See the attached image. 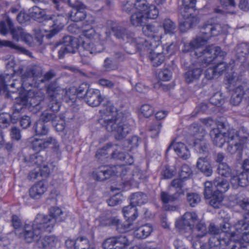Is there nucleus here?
Listing matches in <instances>:
<instances>
[{"instance_id": "obj_1", "label": "nucleus", "mask_w": 249, "mask_h": 249, "mask_svg": "<svg viewBox=\"0 0 249 249\" xmlns=\"http://www.w3.org/2000/svg\"><path fill=\"white\" fill-rule=\"evenodd\" d=\"M100 113L99 123L108 132L113 133L116 139L122 140L129 133L131 128L126 122V118L117 113L113 107L108 106Z\"/></svg>"}, {"instance_id": "obj_2", "label": "nucleus", "mask_w": 249, "mask_h": 249, "mask_svg": "<svg viewBox=\"0 0 249 249\" xmlns=\"http://www.w3.org/2000/svg\"><path fill=\"white\" fill-rule=\"evenodd\" d=\"M226 27H222L218 23L205 24L201 28L200 35L196 39L192 40L189 43L185 44L184 45L183 52H191L192 55H195V52L202 43L206 42L213 36H216L221 33L226 34Z\"/></svg>"}, {"instance_id": "obj_3", "label": "nucleus", "mask_w": 249, "mask_h": 249, "mask_svg": "<svg viewBox=\"0 0 249 249\" xmlns=\"http://www.w3.org/2000/svg\"><path fill=\"white\" fill-rule=\"evenodd\" d=\"M249 136V133L245 127H241L238 131L233 128L228 129L229 141L227 151L231 154L236 153L240 154Z\"/></svg>"}, {"instance_id": "obj_4", "label": "nucleus", "mask_w": 249, "mask_h": 249, "mask_svg": "<svg viewBox=\"0 0 249 249\" xmlns=\"http://www.w3.org/2000/svg\"><path fill=\"white\" fill-rule=\"evenodd\" d=\"M26 86L21 78L15 75H0V95L5 98H13L10 92L14 93L19 89Z\"/></svg>"}, {"instance_id": "obj_5", "label": "nucleus", "mask_w": 249, "mask_h": 249, "mask_svg": "<svg viewBox=\"0 0 249 249\" xmlns=\"http://www.w3.org/2000/svg\"><path fill=\"white\" fill-rule=\"evenodd\" d=\"M217 172L220 175L228 178L231 177V183L233 187H245L248 184V174L244 172L237 173L232 171L231 169L226 163H219Z\"/></svg>"}, {"instance_id": "obj_6", "label": "nucleus", "mask_w": 249, "mask_h": 249, "mask_svg": "<svg viewBox=\"0 0 249 249\" xmlns=\"http://www.w3.org/2000/svg\"><path fill=\"white\" fill-rule=\"evenodd\" d=\"M30 14L32 18L36 19L53 20V28L46 35L49 38L52 37L58 33L63 27V24L58 22V19H55L54 16L46 15L45 10L37 6H36L31 8L30 9Z\"/></svg>"}, {"instance_id": "obj_7", "label": "nucleus", "mask_w": 249, "mask_h": 249, "mask_svg": "<svg viewBox=\"0 0 249 249\" xmlns=\"http://www.w3.org/2000/svg\"><path fill=\"white\" fill-rule=\"evenodd\" d=\"M78 48V44L76 39L71 36H67L63 38L60 42L55 44L52 47L53 52H57L59 58L64 57L68 53H74Z\"/></svg>"}, {"instance_id": "obj_8", "label": "nucleus", "mask_w": 249, "mask_h": 249, "mask_svg": "<svg viewBox=\"0 0 249 249\" xmlns=\"http://www.w3.org/2000/svg\"><path fill=\"white\" fill-rule=\"evenodd\" d=\"M46 88L49 100L48 107L54 111H58L60 107L58 99L61 97L64 90L60 88L56 81L50 83Z\"/></svg>"}, {"instance_id": "obj_9", "label": "nucleus", "mask_w": 249, "mask_h": 249, "mask_svg": "<svg viewBox=\"0 0 249 249\" xmlns=\"http://www.w3.org/2000/svg\"><path fill=\"white\" fill-rule=\"evenodd\" d=\"M160 41H149L147 40H143L142 39H140L137 44L138 48H147L150 50L149 55H151L152 59L154 61V63H157L159 62L155 58L156 57H159V60L164 61L165 56L164 55L163 50L164 47L160 44Z\"/></svg>"}, {"instance_id": "obj_10", "label": "nucleus", "mask_w": 249, "mask_h": 249, "mask_svg": "<svg viewBox=\"0 0 249 249\" xmlns=\"http://www.w3.org/2000/svg\"><path fill=\"white\" fill-rule=\"evenodd\" d=\"M29 146L34 151L40 152L53 144V148L56 153H58L59 145L56 140L53 137H49L45 139H38L31 137L28 139Z\"/></svg>"}, {"instance_id": "obj_11", "label": "nucleus", "mask_w": 249, "mask_h": 249, "mask_svg": "<svg viewBox=\"0 0 249 249\" xmlns=\"http://www.w3.org/2000/svg\"><path fill=\"white\" fill-rule=\"evenodd\" d=\"M190 130L196 137L194 142L196 150L200 154L207 153L208 151V143L204 139L206 135L205 130L203 128L198 127L196 124L191 125Z\"/></svg>"}, {"instance_id": "obj_12", "label": "nucleus", "mask_w": 249, "mask_h": 249, "mask_svg": "<svg viewBox=\"0 0 249 249\" xmlns=\"http://www.w3.org/2000/svg\"><path fill=\"white\" fill-rule=\"evenodd\" d=\"M225 127L224 123L219 122L217 124V127L212 129L210 132L213 144L217 147H222L226 142L228 144V130L227 132L223 131Z\"/></svg>"}, {"instance_id": "obj_13", "label": "nucleus", "mask_w": 249, "mask_h": 249, "mask_svg": "<svg viewBox=\"0 0 249 249\" xmlns=\"http://www.w3.org/2000/svg\"><path fill=\"white\" fill-rule=\"evenodd\" d=\"M6 22L14 40L17 41L22 40L25 43L31 45L33 37L30 34L26 33L20 27H14L11 19L9 17L6 18Z\"/></svg>"}, {"instance_id": "obj_14", "label": "nucleus", "mask_w": 249, "mask_h": 249, "mask_svg": "<svg viewBox=\"0 0 249 249\" xmlns=\"http://www.w3.org/2000/svg\"><path fill=\"white\" fill-rule=\"evenodd\" d=\"M55 224V220L54 218L42 214H37L33 221L35 228L40 231L42 234L45 231L51 232Z\"/></svg>"}, {"instance_id": "obj_15", "label": "nucleus", "mask_w": 249, "mask_h": 249, "mask_svg": "<svg viewBox=\"0 0 249 249\" xmlns=\"http://www.w3.org/2000/svg\"><path fill=\"white\" fill-rule=\"evenodd\" d=\"M68 3L70 6L73 8L69 13V17L71 20L78 22L83 20L87 17V14L85 11L86 6L82 2L78 0L74 1L68 0Z\"/></svg>"}, {"instance_id": "obj_16", "label": "nucleus", "mask_w": 249, "mask_h": 249, "mask_svg": "<svg viewBox=\"0 0 249 249\" xmlns=\"http://www.w3.org/2000/svg\"><path fill=\"white\" fill-rule=\"evenodd\" d=\"M128 245V239L122 235L108 238L102 245L104 249H123Z\"/></svg>"}, {"instance_id": "obj_17", "label": "nucleus", "mask_w": 249, "mask_h": 249, "mask_svg": "<svg viewBox=\"0 0 249 249\" xmlns=\"http://www.w3.org/2000/svg\"><path fill=\"white\" fill-rule=\"evenodd\" d=\"M111 30L113 32L114 35L117 38L122 39L126 42H130V43L137 45L140 39L134 38L133 33L127 31L125 28L120 26L117 23H114L112 25V26L111 27Z\"/></svg>"}, {"instance_id": "obj_18", "label": "nucleus", "mask_w": 249, "mask_h": 249, "mask_svg": "<svg viewBox=\"0 0 249 249\" xmlns=\"http://www.w3.org/2000/svg\"><path fill=\"white\" fill-rule=\"evenodd\" d=\"M43 72V69L42 66L38 64H32L29 65L26 69L25 72L22 75L21 79L25 83L26 86L28 84V80H34L40 78Z\"/></svg>"}, {"instance_id": "obj_19", "label": "nucleus", "mask_w": 249, "mask_h": 249, "mask_svg": "<svg viewBox=\"0 0 249 249\" xmlns=\"http://www.w3.org/2000/svg\"><path fill=\"white\" fill-rule=\"evenodd\" d=\"M42 233L40 231L36 228L33 224L32 225H25L23 232L21 233V236L23 237L27 243H31L33 241H36L37 243Z\"/></svg>"}, {"instance_id": "obj_20", "label": "nucleus", "mask_w": 249, "mask_h": 249, "mask_svg": "<svg viewBox=\"0 0 249 249\" xmlns=\"http://www.w3.org/2000/svg\"><path fill=\"white\" fill-rule=\"evenodd\" d=\"M202 64L196 61L184 74V78L188 83H192L199 79L202 73Z\"/></svg>"}, {"instance_id": "obj_21", "label": "nucleus", "mask_w": 249, "mask_h": 249, "mask_svg": "<svg viewBox=\"0 0 249 249\" xmlns=\"http://www.w3.org/2000/svg\"><path fill=\"white\" fill-rule=\"evenodd\" d=\"M101 37V35H98V40L94 42L84 41L82 45L84 50L89 52L90 54H96L102 52L105 49L106 40Z\"/></svg>"}, {"instance_id": "obj_22", "label": "nucleus", "mask_w": 249, "mask_h": 249, "mask_svg": "<svg viewBox=\"0 0 249 249\" xmlns=\"http://www.w3.org/2000/svg\"><path fill=\"white\" fill-rule=\"evenodd\" d=\"M197 221V216L195 213L186 212L184 214L181 220L176 222V225L180 229L187 227L191 230Z\"/></svg>"}, {"instance_id": "obj_23", "label": "nucleus", "mask_w": 249, "mask_h": 249, "mask_svg": "<svg viewBox=\"0 0 249 249\" xmlns=\"http://www.w3.org/2000/svg\"><path fill=\"white\" fill-rule=\"evenodd\" d=\"M209 233L213 235L212 237L210 238L208 241H207V244H210V240L213 237L216 238L218 241L220 243L219 246V249L220 247H223L227 246V241L229 235L227 234V238H225L226 234L224 232H221V230L217 226L214 224L211 223L209 226Z\"/></svg>"}, {"instance_id": "obj_24", "label": "nucleus", "mask_w": 249, "mask_h": 249, "mask_svg": "<svg viewBox=\"0 0 249 249\" xmlns=\"http://www.w3.org/2000/svg\"><path fill=\"white\" fill-rule=\"evenodd\" d=\"M210 46L207 47L204 50L197 49L196 52H194L195 56L197 59V62L201 64V61L206 65L210 63L215 59V55L212 52Z\"/></svg>"}, {"instance_id": "obj_25", "label": "nucleus", "mask_w": 249, "mask_h": 249, "mask_svg": "<svg viewBox=\"0 0 249 249\" xmlns=\"http://www.w3.org/2000/svg\"><path fill=\"white\" fill-rule=\"evenodd\" d=\"M184 18V21L180 24V29L182 32H186L187 30L196 25L199 22L197 16L188 13H180Z\"/></svg>"}, {"instance_id": "obj_26", "label": "nucleus", "mask_w": 249, "mask_h": 249, "mask_svg": "<svg viewBox=\"0 0 249 249\" xmlns=\"http://www.w3.org/2000/svg\"><path fill=\"white\" fill-rule=\"evenodd\" d=\"M173 149L179 157L186 160L190 157V153L188 147L182 142H173L168 147L166 151L170 149Z\"/></svg>"}, {"instance_id": "obj_27", "label": "nucleus", "mask_w": 249, "mask_h": 249, "mask_svg": "<svg viewBox=\"0 0 249 249\" xmlns=\"http://www.w3.org/2000/svg\"><path fill=\"white\" fill-rule=\"evenodd\" d=\"M160 27L152 24H148L143 26L142 29L143 34L150 38L151 41L153 40L156 41H160L161 36L160 34Z\"/></svg>"}, {"instance_id": "obj_28", "label": "nucleus", "mask_w": 249, "mask_h": 249, "mask_svg": "<svg viewBox=\"0 0 249 249\" xmlns=\"http://www.w3.org/2000/svg\"><path fill=\"white\" fill-rule=\"evenodd\" d=\"M85 99L87 103L92 107L99 106L103 99L100 90L94 89H90L87 91Z\"/></svg>"}, {"instance_id": "obj_29", "label": "nucleus", "mask_w": 249, "mask_h": 249, "mask_svg": "<svg viewBox=\"0 0 249 249\" xmlns=\"http://www.w3.org/2000/svg\"><path fill=\"white\" fill-rule=\"evenodd\" d=\"M220 244L216 238L213 237L210 240V244L201 243L200 240L195 239L192 246L194 249H219Z\"/></svg>"}, {"instance_id": "obj_30", "label": "nucleus", "mask_w": 249, "mask_h": 249, "mask_svg": "<svg viewBox=\"0 0 249 249\" xmlns=\"http://www.w3.org/2000/svg\"><path fill=\"white\" fill-rule=\"evenodd\" d=\"M234 50L237 59L241 63H244L249 53V45L245 43H241L236 46Z\"/></svg>"}, {"instance_id": "obj_31", "label": "nucleus", "mask_w": 249, "mask_h": 249, "mask_svg": "<svg viewBox=\"0 0 249 249\" xmlns=\"http://www.w3.org/2000/svg\"><path fill=\"white\" fill-rule=\"evenodd\" d=\"M47 191L45 185L42 181H39L34 184L29 190V195L31 198L35 199L40 198Z\"/></svg>"}, {"instance_id": "obj_32", "label": "nucleus", "mask_w": 249, "mask_h": 249, "mask_svg": "<svg viewBox=\"0 0 249 249\" xmlns=\"http://www.w3.org/2000/svg\"><path fill=\"white\" fill-rule=\"evenodd\" d=\"M124 151V149L119 147L111 153L112 157L115 159L124 161L125 164L131 165L134 161L133 158L131 155L125 153Z\"/></svg>"}, {"instance_id": "obj_33", "label": "nucleus", "mask_w": 249, "mask_h": 249, "mask_svg": "<svg viewBox=\"0 0 249 249\" xmlns=\"http://www.w3.org/2000/svg\"><path fill=\"white\" fill-rule=\"evenodd\" d=\"M194 230L195 232H196V235L192 239V246H193V242L195 239L200 240L201 243H207V240L205 237L207 233V230L205 224L202 222L198 223L196 228L194 229Z\"/></svg>"}, {"instance_id": "obj_34", "label": "nucleus", "mask_w": 249, "mask_h": 249, "mask_svg": "<svg viewBox=\"0 0 249 249\" xmlns=\"http://www.w3.org/2000/svg\"><path fill=\"white\" fill-rule=\"evenodd\" d=\"M196 167L206 176H211L213 173L212 167L207 157L199 158L196 163Z\"/></svg>"}, {"instance_id": "obj_35", "label": "nucleus", "mask_w": 249, "mask_h": 249, "mask_svg": "<svg viewBox=\"0 0 249 249\" xmlns=\"http://www.w3.org/2000/svg\"><path fill=\"white\" fill-rule=\"evenodd\" d=\"M110 166L100 167L93 172V178L98 181H104L111 177Z\"/></svg>"}, {"instance_id": "obj_36", "label": "nucleus", "mask_w": 249, "mask_h": 249, "mask_svg": "<svg viewBox=\"0 0 249 249\" xmlns=\"http://www.w3.org/2000/svg\"><path fill=\"white\" fill-rule=\"evenodd\" d=\"M153 227L150 224H146L135 230L134 236L138 239H144L150 235Z\"/></svg>"}, {"instance_id": "obj_37", "label": "nucleus", "mask_w": 249, "mask_h": 249, "mask_svg": "<svg viewBox=\"0 0 249 249\" xmlns=\"http://www.w3.org/2000/svg\"><path fill=\"white\" fill-rule=\"evenodd\" d=\"M58 242V239L54 236H45L38 240L37 245L41 249H50L56 246Z\"/></svg>"}, {"instance_id": "obj_38", "label": "nucleus", "mask_w": 249, "mask_h": 249, "mask_svg": "<svg viewBox=\"0 0 249 249\" xmlns=\"http://www.w3.org/2000/svg\"><path fill=\"white\" fill-rule=\"evenodd\" d=\"M131 24L135 26H142L147 21L146 17L144 12H137L133 14L130 18Z\"/></svg>"}, {"instance_id": "obj_39", "label": "nucleus", "mask_w": 249, "mask_h": 249, "mask_svg": "<svg viewBox=\"0 0 249 249\" xmlns=\"http://www.w3.org/2000/svg\"><path fill=\"white\" fill-rule=\"evenodd\" d=\"M37 153L32 155L29 158H25L24 160L27 162L29 166H33L36 165L39 167H41L45 161L46 158L36 152Z\"/></svg>"}, {"instance_id": "obj_40", "label": "nucleus", "mask_w": 249, "mask_h": 249, "mask_svg": "<svg viewBox=\"0 0 249 249\" xmlns=\"http://www.w3.org/2000/svg\"><path fill=\"white\" fill-rule=\"evenodd\" d=\"M0 46L9 47L12 49L15 50L18 53L25 54L30 56H31V53L24 48L17 45L12 41L9 40H0Z\"/></svg>"}, {"instance_id": "obj_41", "label": "nucleus", "mask_w": 249, "mask_h": 249, "mask_svg": "<svg viewBox=\"0 0 249 249\" xmlns=\"http://www.w3.org/2000/svg\"><path fill=\"white\" fill-rule=\"evenodd\" d=\"M147 196L142 192H137L132 194L130 196V204L136 207L145 203Z\"/></svg>"}, {"instance_id": "obj_42", "label": "nucleus", "mask_w": 249, "mask_h": 249, "mask_svg": "<svg viewBox=\"0 0 249 249\" xmlns=\"http://www.w3.org/2000/svg\"><path fill=\"white\" fill-rule=\"evenodd\" d=\"M213 184L216 188V191L214 192H218L222 194L227 192L230 187L229 183L226 179L219 177L216 178L214 179Z\"/></svg>"}, {"instance_id": "obj_43", "label": "nucleus", "mask_w": 249, "mask_h": 249, "mask_svg": "<svg viewBox=\"0 0 249 249\" xmlns=\"http://www.w3.org/2000/svg\"><path fill=\"white\" fill-rule=\"evenodd\" d=\"M124 216L127 218L128 222L135 220L138 216L136 207L131 205L124 207L123 209Z\"/></svg>"}, {"instance_id": "obj_44", "label": "nucleus", "mask_w": 249, "mask_h": 249, "mask_svg": "<svg viewBox=\"0 0 249 249\" xmlns=\"http://www.w3.org/2000/svg\"><path fill=\"white\" fill-rule=\"evenodd\" d=\"M221 4L225 8L224 10L219 9H215L214 11L217 13H229L234 14V12L231 9L235 6V3L234 0H220Z\"/></svg>"}, {"instance_id": "obj_45", "label": "nucleus", "mask_w": 249, "mask_h": 249, "mask_svg": "<svg viewBox=\"0 0 249 249\" xmlns=\"http://www.w3.org/2000/svg\"><path fill=\"white\" fill-rule=\"evenodd\" d=\"M234 228L236 232H234L235 236L239 234H242L245 231L249 230V224L248 223L247 217H244V219L240 220L237 222L234 225Z\"/></svg>"}, {"instance_id": "obj_46", "label": "nucleus", "mask_w": 249, "mask_h": 249, "mask_svg": "<svg viewBox=\"0 0 249 249\" xmlns=\"http://www.w3.org/2000/svg\"><path fill=\"white\" fill-rule=\"evenodd\" d=\"M180 192L175 193L174 194L170 195L167 192L162 191L160 195L161 200L165 205L177 201L180 197L178 195L181 193Z\"/></svg>"}, {"instance_id": "obj_47", "label": "nucleus", "mask_w": 249, "mask_h": 249, "mask_svg": "<svg viewBox=\"0 0 249 249\" xmlns=\"http://www.w3.org/2000/svg\"><path fill=\"white\" fill-rule=\"evenodd\" d=\"M50 110L44 111L40 116V120L43 121L44 123L48 122H52V124L59 117V115L56 114L58 111H53L51 110L49 107Z\"/></svg>"}, {"instance_id": "obj_48", "label": "nucleus", "mask_w": 249, "mask_h": 249, "mask_svg": "<svg viewBox=\"0 0 249 249\" xmlns=\"http://www.w3.org/2000/svg\"><path fill=\"white\" fill-rule=\"evenodd\" d=\"M33 128L36 135H47L49 132L48 126L40 120L37 121L34 124Z\"/></svg>"}, {"instance_id": "obj_49", "label": "nucleus", "mask_w": 249, "mask_h": 249, "mask_svg": "<svg viewBox=\"0 0 249 249\" xmlns=\"http://www.w3.org/2000/svg\"><path fill=\"white\" fill-rule=\"evenodd\" d=\"M209 204L214 208H219L222 205L223 199V195L218 192H214L213 196L210 198Z\"/></svg>"}, {"instance_id": "obj_50", "label": "nucleus", "mask_w": 249, "mask_h": 249, "mask_svg": "<svg viewBox=\"0 0 249 249\" xmlns=\"http://www.w3.org/2000/svg\"><path fill=\"white\" fill-rule=\"evenodd\" d=\"M196 0H182V4L180 6V13H188L190 10H194L196 6Z\"/></svg>"}, {"instance_id": "obj_51", "label": "nucleus", "mask_w": 249, "mask_h": 249, "mask_svg": "<svg viewBox=\"0 0 249 249\" xmlns=\"http://www.w3.org/2000/svg\"><path fill=\"white\" fill-rule=\"evenodd\" d=\"M162 24L165 34H174L175 33L177 27L176 25L170 19H164Z\"/></svg>"}, {"instance_id": "obj_52", "label": "nucleus", "mask_w": 249, "mask_h": 249, "mask_svg": "<svg viewBox=\"0 0 249 249\" xmlns=\"http://www.w3.org/2000/svg\"><path fill=\"white\" fill-rule=\"evenodd\" d=\"M16 102L14 106L15 112L19 113V112L26 106L28 99L26 96H23L19 98L16 97Z\"/></svg>"}, {"instance_id": "obj_53", "label": "nucleus", "mask_w": 249, "mask_h": 249, "mask_svg": "<svg viewBox=\"0 0 249 249\" xmlns=\"http://www.w3.org/2000/svg\"><path fill=\"white\" fill-rule=\"evenodd\" d=\"M144 13L147 18L155 19L157 18L159 15V11L156 7L153 5H150L147 6Z\"/></svg>"}, {"instance_id": "obj_54", "label": "nucleus", "mask_w": 249, "mask_h": 249, "mask_svg": "<svg viewBox=\"0 0 249 249\" xmlns=\"http://www.w3.org/2000/svg\"><path fill=\"white\" fill-rule=\"evenodd\" d=\"M183 179L181 178H177L175 179L172 181L171 182V186L174 188L176 189L175 193H178L179 192H181V193H179V196H181L183 195L184 193V191L182 189V188L184 186V181L182 180Z\"/></svg>"}, {"instance_id": "obj_55", "label": "nucleus", "mask_w": 249, "mask_h": 249, "mask_svg": "<svg viewBox=\"0 0 249 249\" xmlns=\"http://www.w3.org/2000/svg\"><path fill=\"white\" fill-rule=\"evenodd\" d=\"M187 200L191 207H195L200 202L201 198L199 195L191 193L187 194Z\"/></svg>"}, {"instance_id": "obj_56", "label": "nucleus", "mask_w": 249, "mask_h": 249, "mask_svg": "<svg viewBox=\"0 0 249 249\" xmlns=\"http://www.w3.org/2000/svg\"><path fill=\"white\" fill-rule=\"evenodd\" d=\"M62 213V211L58 207H52L50 209V214L48 216L54 218L56 223V221L60 222L63 220V219L60 217Z\"/></svg>"}, {"instance_id": "obj_57", "label": "nucleus", "mask_w": 249, "mask_h": 249, "mask_svg": "<svg viewBox=\"0 0 249 249\" xmlns=\"http://www.w3.org/2000/svg\"><path fill=\"white\" fill-rule=\"evenodd\" d=\"M53 125L57 131H63L65 128V122L63 119V115H59V117L56 121L53 122Z\"/></svg>"}, {"instance_id": "obj_58", "label": "nucleus", "mask_w": 249, "mask_h": 249, "mask_svg": "<svg viewBox=\"0 0 249 249\" xmlns=\"http://www.w3.org/2000/svg\"><path fill=\"white\" fill-rule=\"evenodd\" d=\"M103 68L105 71H109L117 69V66L113 62L112 60L109 58H106L104 61Z\"/></svg>"}, {"instance_id": "obj_59", "label": "nucleus", "mask_w": 249, "mask_h": 249, "mask_svg": "<svg viewBox=\"0 0 249 249\" xmlns=\"http://www.w3.org/2000/svg\"><path fill=\"white\" fill-rule=\"evenodd\" d=\"M65 95L63 97V100L66 102H69L70 101L73 102L76 96L75 89H71L67 90H64Z\"/></svg>"}, {"instance_id": "obj_60", "label": "nucleus", "mask_w": 249, "mask_h": 249, "mask_svg": "<svg viewBox=\"0 0 249 249\" xmlns=\"http://www.w3.org/2000/svg\"><path fill=\"white\" fill-rule=\"evenodd\" d=\"M161 126V124L158 121H156L150 125L149 130L151 133L152 137H156L158 136Z\"/></svg>"}, {"instance_id": "obj_61", "label": "nucleus", "mask_w": 249, "mask_h": 249, "mask_svg": "<svg viewBox=\"0 0 249 249\" xmlns=\"http://www.w3.org/2000/svg\"><path fill=\"white\" fill-rule=\"evenodd\" d=\"M192 173V171L189 166L187 164L182 165L179 173V176L182 179L188 178Z\"/></svg>"}, {"instance_id": "obj_62", "label": "nucleus", "mask_w": 249, "mask_h": 249, "mask_svg": "<svg viewBox=\"0 0 249 249\" xmlns=\"http://www.w3.org/2000/svg\"><path fill=\"white\" fill-rule=\"evenodd\" d=\"M210 102L215 106H219L224 102V98L221 93L217 92L210 98Z\"/></svg>"}, {"instance_id": "obj_63", "label": "nucleus", "mask_w": 249, "mask_h": 249, "mask_svg": "<svg viewBox=\"0 0 249 249\" xmlns=\"http://www.w3.org/2000/svg\"><path fill=\"white\" fill-rule=\"evenodd\" d=\"M204 195L206 199H209L213 196L212 190V183L211 181H206L204 183Z\"/></svg>"}, {"instance_id": "obj_64", "label": "nucleus", "mask_w": 249, "mask_h": 249, "mask_svg": "<svg viewBox=\"0 0 249 249\" xmlns=\"http://www.w3.org/2000/svg\"><path fill=\"white\" fill-rule=\"evenodd\" d=\"M90 89L89 86L88 84L82 83L77 89H75L76 96L79 97L82 96L83 95L86 96L87 91Z\"/></svg>"}]
</instances>
